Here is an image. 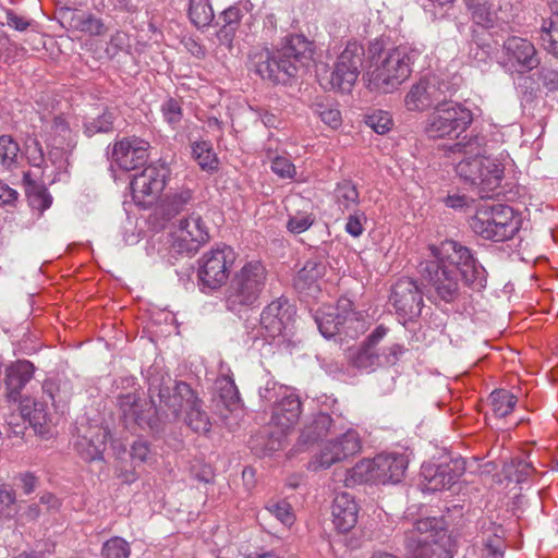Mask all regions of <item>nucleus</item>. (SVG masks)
Listing matches in <instances>:
<instances>
[{
    "instance_id": "obj_28",
    "label": "nucleus",
    "mask_w": 558,
    "mask_h": 558,
    "mask_svg": "<svg viewBox=\"0 0 558 558\" xmlns=\"http://www.w3.org/2000/svg\"><path fill=\"white\" fill-rule=\"evenodd\" d=\"M108 433L105 429L98 428L89 437H78L75 442V449L82 459L92 462L101 460L104 451L106 450Z\"/></svg>"
},
{
    "instance_id": "obj_12",
    "label": "nucleus",
    "mask_w": 558,
    "mask_h": 558,
    "mask_svg": "<svg viewBox=\"0 0 558 558\" xmlns=\"http://www.w3.org/2000/svg\"><path fill=\"white\" fill-rule=\"evenodd\" d=\"M234 260V251L227 245L203 254L198 259L197 271L201 284L213 290L220 288L227 282Z\"/></svg>"
},
{
    "instance_id": "obj_51",
    "label": "nucleus",
    "mask_w": 558,
    "mask_h": 558,
    "mask_svg": "<svg viewBox=\"0 0 558 558\" xmlns=\"http://www.w3.org/2000/svg\"><path fill=\"white\" fill-rule=\"evenodd\" d=\"M314 216L307 213H298L295 216L290 217L287 228L294 234L306 231L314 223Z\"/></svg>"
},
{
    "instance_id": "obj_11",
    "label": "nucleus",
    "mask_w": 558,
    "mask_h": 558,
    "mask_svg": "<svg viewBox=\"0 0 558 558\" xmlns=\"http://www.w3.org/2000/svg\"><path fill=\"white\" fill-rule=\"evenodd\" d=\"M473 121L470 109L458 102H440L429 114L426 133L434 138L459 136Z\"/></svg>"
},
{
    "instance_id": "obj_20",
    "label": "nucleus",
    "mask_w": 558,
    "mask_h": 558,
    "mask_svg": "<svg viewBox=\"0 0 558 558\" xmlns=\"http://www.w3.org/2000/svg\"><path fill=\"white\" fill-rule=\"evenodd\" d=\"M355 315L352 301L341 298L336 306L327 305L319 308L315 322L320 333L325 338H331L339 333L347 323L355 320Z\"/></svg>"
},
{
    "instance_id": "obj_1",
    "label": "nucleus",
    "mask_w": 558,
    "mask_h": 558,
    "mask_svg": "<svg viewBox=\"0 0 558 558\" xmlns=\"http://www.w3.org/2000/svg\"><path fill=\"white\" fill-rule=\"evenodd\" d=\"M169 376H151L148 379V398H142L137 392H128L118 396L120 420L125 428L135 427L154 436L165 432L167 416L160 413L155 404L154 397H158L160 403L168 408L174 418L193 404L197 398L196 392L184 381L170 386Z\"/></svg>"
},
{
    "instance_id": "obj_16",
    "label": "nucleus",
    "mask_w": 558,
    "mask_h": 558,
    "mask_svg": "<svg viewBox=\"0 0 558 558\" xmlns=\"http://www.w3.org/2000/svg\"><path fill=\"white\" fill-rule=\"evenodd\" d=\"M170 174L165 163L150 165L131 181V191L134 202L146 208L160 195Z\"/></svg>"
},
{
    "instance_id": "obj_37",
    "label": "nucleus",
    "mask_w": 558,
    "mask_h": 558,
    "mask_svg": "<svg viewBox=\"0 0 558 558\" xmlns=\"http://www.w3.org/2000/svg\"><path fill=\"white\" fill-rule=\"evenodd\" d=\"M539 40L544 49L558 59V17L543 20Z\"/></svg>"
},
{
    "instance_id": "obj_6",
    "label": "nucleus",
    "mask_w": 558,
    "mask_h": 558,
    "mask_svg": "<svg viewBox=\"0 0 558 558\" xmlns=\"http://www.w3.org/2000/svg\"><path fill=\"white\" fill-rule=\"evenodd\" d=\"M475 208L470 227L484 240L505 242L512 239L521 228V218L508 205L484 202Z\"/></svg>"
},
{
    "instance_id": "obj_41",
    "label": "nucleus",
    "mask_w": 558,
    "mask_h": 558,
    "mask_svg": "<svg viewBox=\"0 0 558 558\" xmlns=\"http://www.w3.org/2000/svg\"><path fill=\"white\" fill-rule=\"evenodd\" d=\"M312 110L326 125L337 129L341 125L342 118L336 105L329 102H315Z\"/></svg>"
},
{
    "instance_id": "obj_19",
    "label": "nucleus",
    "mask_w": 558,
    "mask_h": 558,
    "mask_svg": "<svg viewBox=\"0 0 558 558\" xmlns=\"http://www.w3.org/2000/svg\"><path fill=\"white\" fill-rule=\"evenodd\" d=\"M464 471L465 462L462 459H452L440 464H424L421 471L424 488L427 492L449 489Z\"/></svg>"
},
{
    "instance_id": "obj_7",
    "label": "nucleus",
    "mask_w": 558,
    "mask_h": 558,
    "mask_svg": "<svg viewBox=\"0 0 558 558\" xmlns=\"http://www.w3.org/2000/svg\"><path fill=\"white\" fill-rule=\"evenodd\" d=\"M267 270L265 266L253 260L246 263L232 278L226 292V307L234 314L253 308L266 287Z\"/></svg>"
},
{
    "instance_id": "obj_50",
    "label": "nucleus",
    "mask_w": 558,
    "mask_h": 558,
    "mask_svg": "<svg viewBox=\"0 0 558 558\" xmlns=\"http://www.w3.org/2000/svg\"><path fill=\"white\" fill-rule=\"evenodd\" d=\"M267 510L284 525H291L294 522L291 506L287 501L269 502Z\"/></svg>"
},
{
    "instance_id": "obj_13",
    "label": "nucleus",
    "mask_w": 558,
    "mask_h": 558,
    "mask_svg": "<svg viewBox=\"0 0 558 558\" xmlns=\"http://www.w3.org/2000/svg\"><path fill=\"white\" fill-rule=\"evenodd\" d=\"M362 449V440L359 433L348 429L340 436L324 442L319 451L310 461L313 471L329 469L331 465L342 462L355 456Z\"/></svg>"
},
{
    "instance_id": "obj_48",
    "label": "nucleus",
    "mask_w": 558,
    "mask_h": 558,
    "mask_svg": "<svg viewBox=\"0 0 558 558\" xmlns=\"http://www.w3.org/2000/svg\"><path fill=\"white\" fill-rule=\"evenodd\" d=\"M492 53V46L488 43H478L472 40L469 44V59L475 66H482L488 63Z\"/></svg>"
},
{
    "instance_id": "obj_22",
    "label": "nucleus",
    "mask_w": 558,
    "mask_h": 558,
    "mask_svg": "<svg viewBox=\"0 0 558 558\" xmlns=\"http://www.w3.org/2000/svg\"><path fill=\"white\" fill-rule=\"evenodd\" d=\"M149 143L137 138H123L112 149L114 162L124 171L134 170L146 163Z\"/></svg>"
},
{
    "instance_id": "obj_33",
    "label": "nucleus",
    "mask_w": 558,
    "mask_h": 558,
    "mask_svg": "<svg viewBox=\"0 0 558 558\" xmlns=\"http://www.w3.org/2000/svg\"><path fill=\"white\" fill-rule=\"evenodd\" d=\"M217 395L214 399L216 408L221 414L222 410L232 412L240 403L239 390L234 381L229 377L219 378L216 381Z\"/></svg>"
},
{
    "instance_id": "obj_23",
    "label": "nucleus",
    "mask_w": 558,
    "mask_h": 558,
    "mask_svg": "<svg viewBox=\"0 0 558 558\" xmlns=\"http://www.w3.org/2000/svg\"><path fill=\"white\" fill-rule=\"evenodd\" d=\"M291 306L286 299L270 302L260 314V329L271 339L280 336L291 320Z\"/></svg>"
},
{
    "instance_id": "obj_47",
    "label": "nucleus",
    "mask_w": 558,
    "mask_h": 558,
    "mask_svg": "<svg viewBox=\"0 0 558 558\" xmlns=\"http://www.w3.org/2000/svg\"><path fill=\"white\" fill-rule=\"evenodd\" d=\"M43 390L56 408L66 404L70 399L69 391L66 389H61L60 384L53 379L45 380L43 384Z\"/></svg>"
},
{
    "instance_id": "obj_31",
    "label": "nucleus",
    "mask_w": 558,
    "mask_h": 558,
    "mask_svg": "<svg viewBox=\"0 0 558 558\" xmlns=\"http://www.w3.org/2000/svg\"><path fill=\"white\" fill-rule=\"evenodd\" d=\"M326 266L324 263L310 259L298 271L293 280V286L299 292H306L318 288V280L325 275Z\"/></svg>"
},
{
    "instance_id": "obj_27",
    "label": "nucleus",
    "mask_w": 558,
    "mask_h": 558,
    "mask_svg": "<svg viewBox=\"0 0 558 558\" xmlns=\"http://www.w3.org/2000/svg\"><path fill=\"white\" fill-rule=\"evenodd\" d=\"M34 365L28 361H17L12 363L5 369L7 399L17 401L21 390L32 379Z\"/></svg>"
},
{
    "instance_id": "obj_26",
    "label": "nucleus",
    "mask_w": 558,
    "mask_h": 558,
    "mask_svg": "<svg viewBox=\"0 0 558 558\" xmlns=\"http://www.w3.org/2000/svg\"><path fill=\"white\" fill-rule=\"evenodd\" d=\"M357 504L348 493H340L331 506L332 523L340 533H347L357 522Z\"/></svg>"
},
{
    "instance_id": "obj_9",
    "label": "nucleus",
    "mask_w": 558,
    "mask_h": 558,
    "mask_svg": "<svg viewBox=\"0 0 558 558\" xmlns=\"http://www.w3.org/2000/svg\"><path fill=\"white\" fill-rule=\"evenodd\" d=\"M409 460L402 453H380L374 459H364L351 470L354 483L397 484L403 478Z\"/></svg>"
},
{
    "instance_id": "obj_59",
    "label": "nucleus",
    "mask_w": 558,
    "mask_h": 558,
    "mask_svg": "<svg viewBox=\"0 0 558 558\" xmlns=\"http://www.w3.org/2000/svg\"><path fill=\"white\" fill-rule=\"evenodd\" d=\"M362 220H365L364 214L350 215L345 225V231L352 236H360L364 231Z\"/></svg>"
},
{
    "instance_id": "obj_35",
    "label": "nucleus",
    "mask_w": 558,
    "mask_h": 558,
    "mask_svg": "<svg viewBox=\"0 0 558 558\" xmlns=\"http://www.w3.org/2000/svg\"><path fill=\"white\" fill-rule=\"evenodd\" d=\"M464 3L475 24L484 28L493 27L495 11L489 0H464Z\"/></svg>"
},
{
    "instance_id": "obj_38",
    "label": "nucleus",
    "mask_w": 558,
    "mask_h": 558,
    "mask_svg": "<svg viewBox=\"0 0 558 558\" xmlns=\"http://www.w3.org/2000/svg\"><path fill=\"white\" fill-rule=\"evenodd\" d=\"M187 13L196 27L208 26L215 17L209 0H190Z\"/></svg>"
},
{
    "instance_id": "obj_64",
    "label": "nucleus",
    "mask_w": 558,
    "mask_h": 558,
    "mask_svg": "<svg viewBox=\"0 0 558 558\" xmlns=\"http://www.w3.org/2000/svg\"><path fill=\"white\" fill-rule=\"evenodd\" d=\"M17 520L22 523L35 521L40 515V508L36 504L28 505L23 512L17 513Z\"/></svg>"
},
{
    "instance_id": "obj_40",
    "label": "nucleus",
    "mask_w": 558,
    "mask_h": 558,
    "mask_svg": "<svg viewBox=\"0 0 558 558\" xmlns=\"http://www.w3.org/2000/svg\"><path fill=\"white\" fill-rule=\"evenodd\" d=\"M20 153L19 144L10 136H0V168L11 170L17 165Z\"/></svg>"
},
{
    "instance_id": "obj_30",
    "label": "nucleus",
    "mask_w": 558,
    "mask_h": 558,
    "mask_svg": "<svg viewBox=\"0 0 558 558\" xmlns=\"http://www.w3.org/2000/svg\"><path fill=\"white\" fill-rule=\"evenodd\" d=\"M335 428V422L328 413L318 412L305 424L300 439L304 444L326 437Z\"/></svg>"
},
{
    "instance_id": "obj_29",
    "label": "nucleus",
    "mask_w": 558,
    "mask_h": 558,
    "mask_svg": "<svg viewBox=\"0 0 558 558\" xmlns=\"http://www.w3.org/2000/svg\"><path fill=\"white\" fill-rule=\"evenodd\" d=\"M193 202V191L190 189H180L165 195L162 198L159 210L165 219L170 220L187 210Z\"/></svg>"
},
{
    "instance_id": "obj_24",
    "label": "nucleus",
    "mask_w": 558,
    "mask_h": 558,
    "mask_svg": "<svg viewBox=\"0 0 558 558\" xmlns=\"http://www.w3.org/2000/svg\"><path fill=\"white\" fill-rule=\"evenodd\" d=\"M301 413L300 398L294 393L284 395L272 408L270 424L286 435L298 424Z\"/></svg>"
},
{
    "instance_id": "obj_21",
    "label": "nucleus",
    "mask_w": 558,
    "mask_h": 558,
    "mask_svg": "<svg viewBox=\"0 0 558 558\" xmlns=\"http://www.w3.org/2000/svg\"><path fill=\"white\" fill-rule=\"evenodd\" d=\"M446 100L436 78L423 77L413 84L404 97V106L409 111H424L435 108Z\"/></svg>"
},
{
    "instance_id": "obj_15",
    "label": "nucleus",
    "mask_w": 558,
    "mask_h": 558,
    "mask_svg": "<svg viewBox=\"0 0 558 558\" xmlns=\"http://www.w3.org/2000/svg\"><path fill=\"white\" fill-rule=\"evenodd\" d=\"M209 231L202 217L192 213L182 218L171 232V246L180 254H195L209 241Z\"/></svg>"
},
{
    "instance_id": "obj_52",
    "label": "nucleus",
    "mask_w": 558,
    "mask_h": 558,
    "mask_svg": "<svg viewBox=\"0 0 558 558\" xmlns=\"http://www.w3.org/2000/svg\"><path fill=\"white\" fill-rule=\"evenodd\" d=\"M512 466L514 471L513 473H509V478L515 483L525 482L527 477L534 472L532 464L521 459L513 460Z\"/></svg>"
},
{
    "instance_id": "obj_42",
    "label": "nucleus",
    "mask_w": 558,
    "mask_h": 558,
    "mask_svg": "<svg viewBox=\"0 0 558 558\" xmlns=\"http://www.w3.org/2000/svg\"><path fill=\"white\" fill-rule=\"evenodd\" d=\"M192 154L202 169L213 170L217 168L218 160L208 142H195L192 145Z\"/></svg>"
},
{
    "instance_id": "obj_34",
    "label": "nucleus",
    "mask_w": 558,
    "mask_h": 558,
    "mask_svg": "<svg viewBox=\"0 0 558 558\" xmlns=\"http://www.w3.org/2000/svg\"><path fill=\"white\" fill-rule=\"evenodd\" d=\"M24 183H25V193L27 196V201L29 206L33 209L38 210L39 214H43L46 209H48L52 204V196L48 192L47 187L37 183L31 179L28 173L24 174Z\"/></svg>"
},
{
    "instance_id": "obj_60",
    "label": "nucleus",
    "mask_w": 558,
    "mask_h": 558,
    "mask_svg": "<svg viewBox=\"0 0 558 558\" xmlns=\"http://www.w3.org/2000/svg\"><path fill=\"white\" fill-rule=\"evenodd\" d=\"M191 472H192L193 476L199 482L209 483L214 478V470L208 464L199 463V464L193 465Z\"/></svg>"
},
{
    "instance_id": "obj_49",
    "label": "nucleus",
    "mask_w": 558,
    "mask_h": 558,
    "mask_svg": "<svg viewBox=\"0 0 558 558\" xmlns=\"http://www.w3.org/2000/svg\"><path fill=\"white\" fill-rule=\"evenodd\" d=\"M113 116L111 112H104L96 119L85 123V133L93 136L97 133H107L112 130Z\"/></svg>"
},
{
    "instance_id": "obj_56",
    "label": "nucleus",
    "mask_w": 558,
    "mask_h": 558,
    "mask_svg": "<svg viewBox=\"0 0 558 558\" xmlns=\"http://www.w3.org/2000/svg\"><path fill=\"white\" fill-rule=\"evenodd\" d=\"M2 24H7L9 27L14 28L19 32H24L31 25V21L24 16L16 14L12 10L5 11V22Z\"/></svg>"
},
{
    "instance_id": "obj_53",
    "label": "nucleus",
    "mask_w": 558,
    "mask_h": 558,
    "mask_svg": "<svg viewBox=\"0 0 558 558\" xmlns=\"http://www.w3.org/2000/svg\"><path fill=\"white\" fill-rule=\"evenodd\" d=\"M162 114L166 121L170 124H174L181 121L182 108L177 99L169 98L161 106Z\"/></svg>"
},
{
    "instance_id": "obj_43",
    "label": "nucleus",
    "mask_w": 558,
    "mask_h": 558,
    "mask_svg": "<svg viewBox=\"0 0 558 558\" xmlns=\"http://www.w3.org/2000/svg\"><path fill=\"white\" fill-rule=\"evenodd\" d=\"M131 555L130 544L122 537L113 536L106 541L101 547L104 558H129Z\"/></svg>"
},
{
    "instance_id": "obj_63",
    "label": "nucleus",
    "mask_w": 558,
    "mask_h": 558,
    "mask_svg": "<svg viewBox=\"0 0 558 558\" xmlns=\"http://www.w3.org/2000/svg\"><path fill=\"white\" fill-rule=\"evenodd\" d=\"M445 204L453 209H464L470 206L469 198L465 195H448Z\"/></svg>"
},
{
    "instance_id": "obj_45",
    "label": "nucleus",
    "mask_w": 558,
    "mask_h": 558,
    "mask_svg": "<svg viewBox=\"0 0 558 558\" xmlns=\"http://www.w3.org/2000/svg\"><path fill=\"white\" fill-rule=\"evenodd\" d=\"M335 196L342 210L349 209L351 205L356 204L359 201L356 186L350 181L338 183L335 190Z\"/></svg>"
},
{
    "instance_id": "obj_25",
    "label": "nucleus",
    "mask_w": 558,
    "mask_h": 558,
    "mask_svg": "<svg viewBox=\"0 0 558 558\" xmlns=\"http://www.w3.org/2000/svg\"><path fill=\"white\" fill-rule=\"evenodd\" d=\"M62 23L73 32H80L89 36H102L108 32V27L104 21L93 13L64 8L60 11Z\"/></svg>"
},
{
    "instance_id": "obj_2",
    "label": "nucleus",
    "mask_w": 558,
    "mask_h": 558,
    "mask_svg": "<svg viewBox=\"0 0 558 558\" xmlns=\"http://www.w3.org/2000/svg\"><path fill=\"white\" fill-rule=\"evenodd\" d=\"M434 259L421 264L420 272L435 298L451 303L460 295V281L481 290L486 284V270L469 247L447 240L432 247Z\"/></svg>"
},
{
    "instance_id": "obj_39",
    "label": "nucleus",
    "mask_w": 558,
    "mask_h": 558,
    "mask_svg": "<svg viewBox=\"0 0 558 558\" xmlns=\"http://www.w3.org/2000/svg\"><path fill=\"white\" fill-rule=\"evenodd\" d=\"M489 400L492 410L497 417H505L511 413L518 401L514 395L505 389L493 391Z\"/></svg>"
},
{
    "instance_id": "obj_3",
    "label": "nucleus",
    "mask_w": 558,
    "mask_h": 558,
    "mask_svg": "<svg viewBox=\"0 0 558 558\" xmlns=\"http://www.w3.org/2000/svg\"><path fill=\"white\" fill-rule=\"evenodd\" d=\"M369 69L366 72L371 90L388 94L403 84L412 73V65L421 51L408 45L387 47L384 39L369 43Z\"/></svg>"
},
{
    "instance_id": "obj_8",
    "label": "nucleus",
    "mask_w": 558,
    "mask_h": 558,
    "mask_svg": "<svg viewBox=\"0 0 558 558\" xmlns=\"http://www.w3.org/2000/svg\"><path fill=\"white\" fill-rule=\"evenodd\" d=\"M445 522L428 517L416 520L413 527L404 533V548L408 558H451L441 542L446 538Z\"/></svg>"
},
{
    "instance_id": "obj_10",
    "label": "nucleus",
    "mask_w": 558,
    "mask_h": 558,
    "mask_svg": "<svg viewBox=\"0 0 558 558\" xmlns=\"http://www.w3.org/2000/svg\"><path fill=\"white\" fill-rule=\"evenodd\" d=\"M387 328L377 326L363 341L360 348L350 355L353 366L365 372H373L377 367L395 365L403 354L401 344L395 343L378 352L377 345L387 335Z\"/></svg>"
},
{
    "instance_id": "obj_17",
    "label": "nucleus",
    "mask_w": 558,
    "mask_h": 558,
    "mask_svg": "<svg viewBox=\"0 0 558 558\" xmlns=\"http://www.w3.org/2000/svg\"><path fill=\"white\" fill-rule=\"evenodd\" d=\"M365 57L363 45L350 41L338 57L330 74V85L333 89L349 92L356 82Z\"/></svg>"
},
{
    "instance_id": "obj_58",
    "label": "nucleus",
    "mask_w": 558,
    "mask_h": 558,
    "mask_svg": "<svg viewBox=\"0 0 558 558\" xmlns=\"http://www.w3.org/2000/svg\"><path fill=\"white\" fill-rule=\"evenodd\" d=\"M241 19V10L238 7H230L221 14L223 27H230L232 31L239 26Z\"/></svg>"
},
{
    "instance_id": "obj_4",
    "label": "nucleus",
    "mask_w": 558,
    "mask_h": 558,
    "mask_svg": "<svg viewBox=\"0 0 558 558\" xmlns=\"http://www.w3.org/2000/svg\"><path fill=\"white\" fill-rule=\"evenodd\" d=\"M312 57L311 43L304 36H291L277 50L255 48L248 54V68L264 81L286 84Z\"/></svg>"
},
{
    "instance_id": "obj_54",
    "label": "nucleus",
    "mask_w": 558,
    "mask_h": 558,
    "mask_svg": "<svg viewBox=\"0 0 558 558\" xmlns=\"http://www.w3.org/2000/svg\"><path fill=\"white\" fill-rule=\"evenodd\" d=\"M271 170L283 179H292L296 172L294 165L286 157H276L271 162Z\"/></svg>"
},
{
    "instance_id": "obj_18",
    "label": "nucleus",
    "mask_w": 558,
    "mask_h": 558,
    "mask_svg": "<svg viewBox=\"0 0 558 558\" xmlns=\"http://www.w3.org/2000/svg\"><path fill=\"white\" fill-rule=\"evenodd\" d=\"M389 300L403 324L414 320L422 313L423 293L417 282L411 278L399 279L391 288Z\"/></svg>"
},
{
    "instance_id": "obj_32",
    "label": "nucleus",
    "mask_w": 558,
    "mask_h": 558,
    "mask_svg": "<svg viewBox=\"0 0 558 558\" xmlns=\"http://www.w3.org/2000/svg\"><path fill=\"white\" fill-rule=\"evenodd\" d=\"M283 437L284 434L279 430L266 428L251 437L250 448L258 457L268 456L281 448Z\"/></svg>"
},
{
    "instance_id": "obj_14",
    "label": "nucleus",
    "mask_w": 558,
    "mask_h": 558,
    "mask_svg": "<svg viewBox=\"0 0 558 558\" xmlns=\"http://www.w3.org/2000/svg\"><path fill=\"white\" fill-rule=\"evenodd\" d=\"M502 58L504 68L519 75L530 73L541 64V57L533 43L519 36H510L504 41Z\"/></svg>"
},
{
    "instance_id": "obj_44",
    "label": "nucleus",
    "mask_w": 558,
    "mask_h": 558,
    "mask_svg": "<svg viewBox=\"0 0 558 558\" xmlns=\"http://www.w3.org/2000/svg\"><path fill=\"white\" fill-rule=\"evenodd\" d=\"M364 122L377 134L388 133L393 124L390 113L384 110H374L365 114Z\"/></svg>"
},
{
    "instance_id": "obj_36",
    "label": "nucleus",
    "mask_w": 558,
    "mask_h": 558,
    "mask_svg": "<svg viewBox=\"0 0 558 558\" xmlns=\"http://www.w3.org/2000/svg\"><path fill=\"white\" fill-rule=\"evenodd\" d=\"M203 402L197 397L195 402L191 404L184 414V423L195 433H207L210 429V421L208 414L202 409Z\"/></svg>"
},
{
    "instance_id": "obj_62",
    "label": "nucleus",
    "mask_w": 558,
    "mask_h": 558,
    "mask_svg": "<svg viewBox=\"0 0 558 558\" xmlns=\"http://www.w3.org/2000/svg\"><path fill=\"white\" fill-rule=\"evenodd\" d=\"M17 196L19 193L14 189L0 181V205H13Z\"/></svg>"
},
{
    "instance_id": "obj_5",
    "label": "nucleus",
    "mask_w": 558,
    "mask_h": 558,
    "mask_svg": "<svg viewBox=\"0 0 558 558\" xmlns=\"http://www.w3.org/2000/svg\"><path fill=\"white\" fill-rule=\"evenodd\" d=\"M483 137L466 136L451 147L453 153L465 157L456 166L458 175L466 183L475 185L481 198H490L492 192L500 186L504 170L494 159L483 156Z\"/></svg>"
},
{
    "instance_id": "obj_61",
    "label": "nucleus",
    "mask_w": 558,
    "mask_h": 558,
    "mask_svg": "<svg viewBox=\"0 0 558 558\" xmlns=\"http://www.w3.org/2000/svg\"><path fill=\"white\" fill-rule=\"evenodd\" d=\"M539 80L549 90L558 89V72L554 70L543 69L539 72Z\"/></svg>"
},
{
    "instance_id": "obj_57",
    "label": "nucleus",
    "mask_w": 558,
    "mask_h": 558,
    "mask_svg": "<svg viewBox=\"0 0 558 558\" xmlns=\"http://www.w3.org/2000/svg\"><path fill=\"white\" fill-rule=\"evenodd\" d=\"M126 36L124 33L117 32L110 37L108 46L106 48V54L108 58H114L119 51H121L125 45Z\"/></svg>"
},
{
    "instance_id": "obj_46",
    "label": "nucleus",
    "mask_w": 558,
    "mask_h": 558,
    "mask_svg": "<svg viewBox=\"0 0 558 558\" xmlns=\"http://www.w3.org/2000/svg\"><path fill=\"white\" fill-rule=\"evenodd\" d=\"M0 514L7 518L17 514L16 494L8 485H0Z\"/></svg>"
},
{
    "instance_id": "obj_55",
    "label": "nucleus",
    "mask_w": 558,
    "mask_h": 558,
    "mask_svg": "<svg viewBox=\"0 0 558 558\" xmlns=\"http://www.w3.org/2000/svg\"><path fill=\"white\" fill-rule=\"evenodd\" d=\"M150 453L149 444L146 440L140 439L133 442L131 447V458L141 463L147 462Z\"/></svg>"
}]
</instances>
